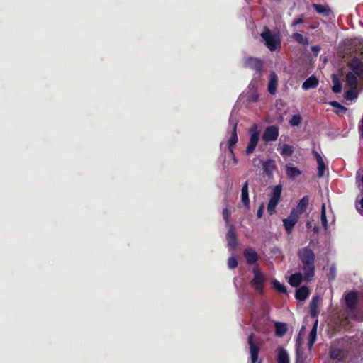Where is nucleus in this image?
I'll return each mask as SVG.
<instances>
[{
	"label": "nucleus",
	"mask_w": 363,
	"mask_h": 363,
	"mask_svg": "<svg viewBox=\"0 0 363 363\" xmlns=\"http://www.w3.org/2000/svg\"><path fill=\"white\" fill-rule=\"evenodd\" d=\"M297 256L302 264L301 269L303 272L304 279L311 280L315 275V255L308 246L300 248L297 251Z\"/></svg>",
	"instance_id": "1"
},
{
	"label": "nucleus",
	"mask_w": 363,
	"mask_h": 363,
	"mask_svg": "<svg viewBox=\"0 0 363 363\" xmlns=\"http://www.w3.org/2000/svg\"><path fill=\"white\" fill-rule=\"evenodd\" d=\"M347 67L350 71L345 76V82L348 86L356 88L358 79L363 80V62L354 57L347 63Z\"/></svg>",
	"instance_id": "2"
},
{
	"label": "nucleus",
	"mask_w": 363,
	"mask_h": 363,
	"mask_svg": "<svg viewBox=\"0 0 363 363\" xmlns=\"http://www.w3.org/2000/svg\"><path fill=\"white\" fill-rule=\"evenodd\" d=\"M261 37L264 40L266 46L271 51L279 50L281 48V39L278 33H274L269 29H266Z\"/></svg>",
	"instance_id": "3"
},
{
	"label": "nucleus",
	"mask_w": 363,
	"mask_h": 363,
	"mask_svg": "<svg viewBox=\"0 0 363 363\" xmlns=\"http://www.w3.org/2000/svg\"><path fill=\"white\" fill-rule=\"evenodd\" d=\"M249 134L250 141L245 151L247 155H250L255 150L259 140V130L257 124L252 125L249 130Z\"/></svg>",
	"instance_id": "4"
},
{
	"label": "nucleus",
	"mask_w": 363,
	"mask_h": 363,
	"mask_svg": "<svg viewBox=\"0 0 363 363\" xmlns=\"http://www.w3.org/2000/svg\"><path fill=\"white\" fill-rule=\"evenodd\" d=\"M281 186H276L274 187L272 191L271 197L267 206V211L270 215L275 213V208L277 206L281 194Z\"/></svg>",
	"instance_id": "5"
},
{
	"label": "nucleus",
	"mask_w": 363,
	"mask_h": 363,
	"mask_svg": "<svg viewBox=\"0 0 363 363\" xmlns=\"http://www.w3.org/2000/svg\"><path fill=\"white\" fill-rule=\"evenodd\" d=\"M252 272L254 274V278L251 281V285L256 291L262 293L265 282V277L261 272L260 269L257 267H254Z\"/></svg>",
	"instance_id": "6"
},
{
	"label": "nucleus",
	"mask_w": 363,
	"mask_h": 363,
	"mask_svg": "<svg viewBox=\"0 0 363 363\" xmlns=\"http://www.w3.org/2000/svg\"><path fill=\"white\" fill-rule=\"evenodd\" d=\"M229 125L232 127L231 135L228 140V149L230 153H233V147L238 142V135H237V125H238V120L233 118L231 116L229 118Z\"/></svg>",
	"instance_id": "7"
},
{
	"label": "nucleus",
	"mask_w": 363,
	"mask_h": 363,
	"mask_svg": "<svg viewBox=\"0 0 363 363\" xmlns=\"http://www.w3.org/2000/svg\"><path fill=\"white\" fill-rule=\"evenodd\" d=\"M298 214L297 211H292L288 218L283 219L284 226L288 234L291 233L293 228L298 220Z\"/></svg>",
	"instance_id": "8"
},
{
	"label": "nucleus",
	"mask_w": 363,
	"mask_h": 363,
	"mask_svg": "<svg viewBox=\"0 0 363 363\" xmlns=\"http://www.w3.org/2000/svg\"><path fill=\"white\" fill-rule=\"evenodd\" d=\"M279 136V129L275 125H271L266 128L263 135L262 140L266 143L277 140Z\"/></svg>",
	"instance_id": "9"
},
{
	"label": "nucleus",
	"mask_w": 363,
	"mask_h": 363,
	"mask_svg": "<svg viewBox=\"0 0 363 363\" xmlns=\"http://www.w3.org/2000/svg\"><path fill=\"white\" fill-rule=\"evenodd\" d=\"M248 342L250 345V352L251 356L252 363H261L258 360L259 347L253 343L252 334L248 337Z\"/></svg>",
	"instance_id": "10"
},
{
	"label": "nucleus",
	"mask_w": 363,
	"mask_h": 363,
	"mask_svg": "<svg viewBox=\"0 0 363 363\" xmlns=\"http://www.w3.org/2000/svg\"><path fill=\"white\" fill-rule=\"evenodd\" d=\"M244 66L256 71H260L262 68V62L257 58L247 57L245 60Z\"/></svg>",
	"instance_id": "11"
},
{
	"label": "nucleus",
	"mask_w": 363,
	"mask_h": 363,
	"mask_svg": "<svg viewBox=\"0 0 363 363\" xmlns=\"http://www.w3.org/2000/svg\"><path fill=\"white\" fill-rule=\"evenodd\" d=\"M278 86V77L275 72H272L270 73V79L267 85V90L272 95H275L277 93V89Z\"/></svg>",
	"instance_id": "12"
},
{
	"label": "nucleus",
	"mask_w": 363,
	"mask_h": 363,
	"mask_svg": "<svg viewBox=\"0 0 363 363\" xmlns=\"http://www.w3.org/2000/svg\"><path fill=\"white\" fill-rule=\"evenodd\" d=\"M314 155L317 160L318 177L321 178L324 176L325 172L327 170V166L325 164L323 159L319 153L315 152Z\"/></svg>",
	"instance_id": "13"
},
{
	"label": "nucleus",
	"mask_w": 363,
	"mask_h": 363,
	"mask_svg": "<svg viewBox=\"0 0 363 363\" xmlns=\"http://www.w3.org/2000/svg\"><path fill=\"white\" fill-rule=\"evenodd\" d=\"M226 239L228 241V247L232 249L235 248V247L237 245V236L233 225L230 227L226 234Z\"/></svg>",
	"instance_id": "14"
},
{
	"label": "nucleus",
	"mask_w": 363,
	"mask_h": 363,
	"mask_svg": "<svg viewBox=\"0 0 363 363\" xmlns=\"http://www.w3.org/2000/svg\"><path fill=\"white\" fill-rule=\"evenodd\" d=\"M318 82L317 77L312 75L303 83L302 89L303 90H308L309 89L316 88L318 85Z\"/></svg>",
	"instance_id": "15"
},
{
	"label": "nucleus",
	"mask_w": 363,
	"mask_h": 363,
	"mask_svg": "<svg viewBox=\"0 0 363 363\" xmlns=\"http://www.w3.org/2000/svg\"><path fill=\"white\" fill-rule=\"evenodd\" d=\"M244 256L246 258L247 262L250 264H255L258 258L257 252L252 249L245 250Z\"/></svg>",
	"instance_id": "16"
},
{
	"label": "nucleus",
	"mask_w": 363,
	"mask_h": 363,
	"mask_svg": "<svg viewBox=\"0 0 363 363\" xmlns=\"http://www.w3.org/2000/svg\"><path fill=\"white\" fill-rule=\"evenodd\" d=\"M277 362L278 363H289V356L287 351L283 347L277 349Z\"/></svg>",
	"instance_id": "17"
},
{
	"label": "nucleus",
	"mask_w": 363,
	"mask_h": 363,
	"mask_svg": "<svg viewBox=\"0 0 363 363\" xmlns=\"http://www.w3.org/2000/svg\"><path fill=\"white\" fill-rule=\"evenodd\" d=\"M320 297L319 296H315L312 298L311 302L310 303V311L311 313V315L313 318H315L318 314V306L320 303Z\"/></svg>",
	"instance_id": "18"
},
{
	"label": "nucleus",
	"mask_w": 363,
	"mask_h": 363,
	"mask_svg": "<svg viewBox=\"0 0 363 363\" xmlns=\"http://www.w3.org/2000/svg\"><path fill=\"white\" fill-rule=\"evenodd\" d=\"M248 182H246L241 189V200L245 206L249 207L250 199L248 195Z\"/></svg>",
	"instance_id": "19"
},
{
	"label": "nucleus",
	"mask_w": 363,
	"mask_h": 363,
	"mask_svg": "<svg viewBox=\"0 0 363 363\" xmlns=\"http://www.w3.org/2000/svg\"><path fill=\"white\" fill-rule=\"evenodd\" d=\"M309 295V290L306 286H301L296 291V298L299 301H304Z\"/></svg>",
	"instance_id": "20"
},
{
	"label": "nucleus",
	"mask_w": 363,
	"mask_h": 363,
	"mask_svg": "<svg viewBox=\"0 0 363 363\" xmlns=\"http://www.w3.org/2000/svg\"><path fill=\"white\" fill-rule=\"evenodd\" d=\"M331 79L333 84V86H332V91L335 94L340 93L342 91V83L336 74H333L331 75Z\"/></svg>",
	"instance_id": "21"
},
{
	"label": "nucleus",
	"mask_w": 363,
	"mask_h": 363,
	"mask_svg": "<svg viewBox=\"0 0 363 363\" xmlns=\"http://www.w3.org/2000/svg\"><path fill=\"white\" fill-rule=\"evenodd\" d=\"M303 278H304L303 273V274H301L300 272L296 273L294 274H292L289 277V283L292 286H298L302 281Z\"/></svg>",
	"instance_id": "22"
},
{
	"label": "nucleus",
	"mask_w": 363,
	"mask_h": 363,
	"mask_svg": "<svg viewBox=\"0 0 363 363\" xmlns=\"http://www.w3.org/2000/svg\"><path fill=\"white\" fill-rule=\"evenodd\" d=\"M309 199L307 196H303L299 201L296 211H297L298 216L303 213L307 208L308 205Z\"/></svg>",
	"instance_id": "23"
},
{
	"label": "nucleus",
	"mask_w": 363,
	"mask_h": 363,
	"mask_svg": "<svg viewBox=\"0 0 363 363\" xmlns=\"http://www.w3.org/2000/svg\"><path fill=\"white\" fill-rule=\"evenodd\" d=\"M318 319L315 320V323L309 333L308 336V345L311 348L316 340V335H317V326H318Z\"/></svg>",
	"instance_id": "24"
},
{
	"label": "nucleus",
	"mask_w": 363,
	"mask_h": 363,
	"mask_svg": "<svg viewBox=\"0 0 363 363\" xmlns=\"http://www.w3.org/2000/svg\"><path fill=\"white\" fill-rule=\"evenodd\" d=\"M287 331V325L283 323H275V334L278 337H282Z\"/></svg>",
	"instance_id": "25"
},
{
	"label": "nucleus",
	"mask_w": 363,
	"mask_h": 363,
	"mask_svg": "<svg viewBox=\"0 0 363 363\" xmlns=\"http://www.w3.org/2000/svg\"><path fill=\"white\" fill-rule=\"evenodd\" d=\"M286 174L289 178H295L301 174V171L296 167L286 165Z\"/></svg>",
	"instance_id": "26"
},
{
	"label": "nucleus",
	"mask_w": 363,
	"mask_h": 363,
	"mask_svg": "<svg viewBox=\"0 0 363 363\" xmlns=\"http://www.w3.org/2000/svg\"><path fill=\"white\" fill-rule=\"evenodd\" d=\"M313 7L315 9L317 13H323L325 16L329 15V13L331 12L330 9L325 5L313 4Z\"/></svg>",
	"instance_id": "27"
},
{
	"label": "nucleus",
	"mask_w": 363,
	"mask_h": 363,
	"mask_svg": "<svg viewBox=\"0 0 363 363\" xmlns=\"http://www.w3.org/2000/svg\"><path fill=\"white\" fill-rule=\"evenodd\" d=\"M275 168V162L273 160H268L263 163V169L267 174L272 173Z\"/></svg>",
	"instance_id": "28"
},
{
	"label": "nucleus",
	"mask_w": 363,
	"mask_h": 363,
	"mask_svg": "<svg viewBox=\"0 0 363 363\" xmlns=\"http://www.w3.org/2000/svg\"><path fill=\"white\" fill-rule=\"evenodd\" d=\"M357 296L355 293L350 292L345 296V301L350 308H353L356 304Z\"/></svg>",
	"instance_id": "29"
},
{
	"label": "nucleus",
	"mask_w": 363,
	"mask_h": 363,
	"mask_svg": "<svg viewBox=\"0 0 363 363\" xmlns=\"http://www.w3.org/2000/svg\"><path fill=\"white\" fill-rule=\"evenodd\" d=\"M320 220L323 227L325 230L328 228V220H327V213H326V206L325 204H322L321 207V213H320Z\"/></svg>",
	"instance_id": "30"
},
{
	"label": "nucleus",
	"mask_w": 363,
	"mask_h": 363,
	"mask_svg": "<svg viewBox=\"0 0 363 363\" xmlns=\"http://www.w3.org/2000/svg\"><path fill=\"white\" fill-rule=\"evenodd\" d=\"M293 152H294L293 147L289 145L284 144L281 147V150L280 153L284 157H289L293 154Z\"/></svg>",
	"instance_id": "31"
},
{
	"label": "nucleus",
	"mask_w": 363,
	"mask_h": 363,
	"mask_svg": "<svg viewBox=\"0 0 363 363\" xmlns=\"http://www.w3.org/2000/svg\"><path fill=\"white\" fill-rule=\"evenodd\" d=\"M292 38H293L295 41H296V42H298V43H301V44H303V45H308V38H307L303 37V36L301 34H300V33H294V34L292 35Z\"/></svg>",
	"instance_id": "32"
},
{
	"label": "nucleus",
	"mask_w": 363,
	"mask_h": 363,
	"mask_svg": "<svg viewBox=\"0 0 363 363\" xmlns=\"http://www.w3.org/2000/svg\"><path fill=\"white\" fill-rule=\"evenodd\" d=\"M330 105L333 106L334 108H337L336 113L338 114H344L347 111V108L344 106H342L340 103L337 101H333L330 102Z\"/></svg>",
	"instance_id": "33"
},
{
	"label": "nucleus",
	"mask_w": 363,
	"mask_h": 363,
	"mask_svg": "<svg viewBox=\"0 0 363 363\" xmlns=\"http://www.w3.org/2000/svg\"><path fill=\"white\" fill-rule=\"evenodd\" d=\"M330 357L333 359L340 360L343 357V352L340 349H333L330 351Z\"/></svg>",
	"instance_id": "34"
},
{
	"label": "nucleus",
	"mask_w": 363,
	"mask_h": 363,
	"mask_svg": "<svg viewBox=\"0 0 363 363\" xmlns=\"http://www.w3.org/2000/svg\"><path fill=\"white\" fill-rule=\"evenodd\" d=\"M272 285L274 288L280 293H285L286 292V289L284 285L281 284L279 281L274 280L272 281Z\"/></svg>",
	"instance_id": "35"
},
{
	"label": "nucleus",
	"mask_w": 363,
	"mask_h": 363,
	"mask_svg": "<svg viewBox=\"0 0 363 363\" xmlns=\"http://www.w3.org/2000/svg\"><path fill=\"white\" fill-rule=\"evenodd\" d=\"M357 93L354 89H350L345 93V99L347 100H354L357 98Z\"/></svg>",
	"instance_id": "36"
},
{
	"label": "nucleus",
	"mask_w": 363,
	"mask_h": 363,
	"mask_svg": "<svg viewBox=\"0 0 363 363\" xmlns=\"http://www.w3.org/2000/svg\"><path fill=\"white\" fill-rule=\"evenodd\" d=\"M301 121V117L299 115H294L289 121V123L292 126H298Z\"/></svg>",
	"instance_id": "37"
},
{
	"label": "nucleus",
	"mask_w": 363,
	"mask_h": 363,
	"mask_svg": "<svg viewBox=\"0 0 363 363\" xmlns=\"http://www.w3.org/2000/svg\"><path fill=\"white\" fill-rule=\"evenodd\" d=\"M238 262L234 257H230L228 261V266L230 269H234L237 267Z\"/></svg>",
	"instance_id": "38"
},
{
	"label": "nucleus",
	"mask_w": 363,
	"mask_h": 363,
	"mask_svg": "<svg viewBox=\"0 0 363 363\" xmlns=\"http://www.w3.org/2000/svg\"><path fill=\"white\" fill-rule=\"evenodd\" d=\"M303 22V16L300 18H296L293 21V22L291 23V26L293 27H295L297 25L300 24V23H302Z\"/></svg>",
	"instance_id": "39"
},
{
	"label": "nucleus",
	"mask_w": 363,
	"mask_h": 363,
	"mask_svg": "<svg viewBox=\"0 0 363 363\" xmlns=\"http://www.w3.org/2000/svg\"><path fill=\"white\" fill-rule=\"evenodd\" d=\"M230 213L227 208H225L223 211V216L226 222H228V219L230 217Z\"/></svg>",
	"instance_id": "40"
},
{
	"label": "nucleus",
	"mask_w": 363,
	"mask_h": 363,
	"mask_svg": "<svg viewBox=\"0 0 363 363\" xmlns=\"http://www.w3.org/2000/svg\"><path fill=\"white\" fill-rule=\"evenodd\" d=\"M296 363H304L303 359L301 357L299 350H296Z\"/></svg>",
	"instance_id": "41"
},
{
	"label": "nucleus",
	"mask_w": 363,
	"mask_h": 363,
	"mask_svg": "<svg viewBox=\"0 0 363 363\" xmlns=\"http://www.w3.org/2000/svg\"><path fill=\"white\" fill-rule=\"evenodd\" d=\"M311 50H312L314 53H315V54L317 55V54L320 52V48L319 46H317V45H315V46H313V47L311 48Z\"/></svg>",
	"instance_id": "42"
},
{
	"label": "nucleus",
	"mask_w": 363,
	"mask_h": 363,
	"mask_svg": "<svg viewBox=\"0 0 363 363\" xmlns=\"http://www.w3.org/2000/svg\"><path fill=\"white\" fill-rule=\"evenodd\" d=\"M257 215V217H258V218H261V217H262V206H261V207L258 209Z\"/></svg>",
	"instance_id": "43"
},
{
	"label": "nucleus",
	"mask_w": 363,
	"mask_h": 363,
	"mask_svg": "<svg viewBox=\"0 0 363 363\" xmlns=\"http://www.w3.org/2000/svg\"><path fill=\"white\" fill-rule=\"evenodd\" d=\"M232 155V157H233V162L235 164H238V159L235 157L234 153H231Z\"/></svg>",
	"instance_id": "44"
},
{
	"label": "nucleus",
	"mask_w": 363,
	"mask_h": 363,
	"mask_svg": "<svg viewBox=\"0 0 363 363\" xmlns=\"http://www.w3.org/2000/svg\"><path fill=\"white\" fill-rule=\"evenodd\" d=\"M306 226H307V228H311V227H312L311 223V222H309V221H308V222H307V223H306Z\"/></svg>",
	"instance_id": "45"
},
{
	"label": "nucleus",
	"mask_w": 363,
	"mask_h": 363,
	"mask_svg": "<svg viewBox=\"0 0 363 363\" xmlns=\"http://www.w3.org/2000/svg\"><path fill=\"white\" fill-rule=\"evenodd\" d=\"M313 230H314L315 233H318V230H319L318 227L314 226Z\"/></svg>",
	"instance_id": "46"
},
{
	"label": "nucleus",
	"mask_w": 363,
	"mask_h": 363,
	"mask_svg": "<svg viewBox=\"0 0 363 363\" xmlns=\"http://www.w3.org/2000/svg\"><path fill=\"white\" fill-rule=\"evenodd\" d=\"M257 96H255L253 99V101H257Z\"/></svg>",
	"instance_id": "47"
}]
</instances>
